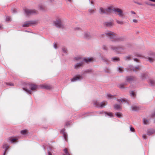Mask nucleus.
<instances>
[{"label":"nucleus","instance_id":"1","mask_svg":"<svg viewBox=\"0 0 155 155\" xmlns=\"http://www.w3.org/2000/svg\"><path fill=\"white\" fill-rule=\"evenodd\" d=\"M100 9L102 13H109L112 12L114 11L117 12L118 15L120 17H123L124 15L122 10L118 8L114 9L112 8V7H110L108 8L107 10H105L102 8H101Z\"/></svg>","mask_w":155,"mask_h":155},{"label":"nucleus","instance_id":"2","mask_svg":"<svg viewBox=\"0 0 155 155\" xmlns=\"http://www.w3.org/2000/svg\"><path fill=\"white\" fill-rule=\"evenodd\" d=\"M9 140L12 143H14L17 141L18 139L16 137H12L9 138Z\"/></svg>","mask_w":155,"mask_h":155},{"label":"nucleus","instance_id":"3","mask_svg":"<svg viewBox=\"0 0 155 155\" xmlns=\"http://www.w3.org/2000/svg\"><path fill=\"white\" fill-rule=\"evenodd\" d=\"M29 87L31 90L32 91L35 90L38 88L37 86L35 84H31L29 86Z\"/></svg>","mask_w":155,"mask_h":155},{"label":"nucleus","instance_id":"4","mask_svg":"<svg viewBox=\"0 0 155 155\" xmlns=\"http://www.w3.org/2000/svg\"><path fill=\"white\" fill-rule=\"evenodd\" d=\"M81 77L80 76L78 75L75 77H74L73 78L71 79V81H74L79 79H80Z\"/></svg>","mask_w":155,"mask_h":155},{"label":"nucleus","instance_id":"5","mask_svg":"<svg viewBox=\"0 0 155 155\" xmlns=\"http://www.w3.org/2000/svg\"><path fill=\"white\" fill-rule=\"evenodd\" d=\"M84 60L86 62H88L93 61V59L92 58H88L87 59H85Z\"/></svg>","mask_w":155,"mask_h":155},{"label":"nucleus","instance_id":"6","mask_svg":"<svg viewBox=\"0 0 155 155\" xmlns=\"http://www.w3.org/2000/svg\"><path fill=\"white\" fill-rule=\"evenodd\" d=\"M106 105L105 102H103L101 104L97 105V107H103Z\"/></svg>","mask_w":155,"mask_h":155},{"label":"nucleus","instance_id":"7","mask_svg":"<svg viewBox=\"0 0 155 155\" xmlns=\"http://www.w3.org/2000/svg\"><path fill=\"white\" fill-rule=\"evenodd\" d=\"M35 11H31V10H26L25 11V12L26 13V14L28 15H29L30 13H34V12Z\"/></svg>","mask_w":155,"mask_h":155},{"label":"nucleus","instance_id":"8","mask_svg":"<svg viewBox=\"0 0 155 155\" xmlns=\"http://www.w3.org/2000/svg\"><path fill=\"white\" fill-rule=\"evenodd\" d=\"M42 87L47 89H49L51 88L50 86L46 85H43L42 86Z\"/></svg>","mask_w":155,"mask_h":155},{"label":"nucleus","instance_id":"9","mask_svg":"<svg viewBox=\"0 0 155 155\" xmlns=\"http://www.w3.org/2000/svg\"><path fill=\"white\" fill-rule=\"evenodd\" d=\"M55 24L57 27H60L61 26V22L60 21L58 22H55Z\"/></svg>","mask_w":155,"mask_h":155},{"label":"nucleus","instance_id":"10","mask_svg":"<svg viewBox=\"0 0 155 155\" xmlns=\"http://www.w3.org/2000/svg\"><path fill=\"white\" fill-rule=\"evenodd\" d=\"M28 133L27 130H24L21 131V133L23 134H27Z\"/></svg>","mask_w":155,"mask_h":155},{"label":"nucleus","instance_id":"11","mask_svg":"<svg viewBox=\"0 0 155 155\" xmlns=\"http://www.w3.org/2000/svg\"><path fill=\"white\" fill-rule=\"evenodd\" d=\"M3 147L5 149V151L8 148V147L7 144H5L3 145Z\"/></svg>","mask_w":155,"mask_h":155},{"label":"nucleus","instance_id":"12","mask_svg":"<svg viewBox=\"0 0 155 155\" xmlns=\"http://www.w3.org/2000/svg\"><path fill=\"white\" fill-rule=\"evenodd\" d=\"M64 154L69 152L68 149L67 148H65L64 150Z\"/></svg>","mask_w":155,"mask_h":155},{"label":"nucleus","instance_id":"13","mask_svg":"<svg viewBox=\"0 0 155 155\" xmlns=\"http://www.w3.org/2000/svg\"><path fill=\"white\" fill-rule=\"evenodd\" d=\"M64 138L65 141H67L68 140H67V135H66V134H64Z\"/></svg>","mask_w":155,"mask_h":155},{"label":"nucleus","instance_id":"14","mask_svg":"<svg viewBox=\"0 0 155 155\" xmlns=\"http://www.w3.org/2000/svg\"><path fill=\"white\" fill-rule=\"evenodd\" d=\"M115 108L116 109H119L120 108V107L119 105H115Z\"/></svg>","mask_w":155,"mask_h":155},{"label":"nucleus","instance_id":"15","mask_svg":"<svg viewBox=\"0 0 155 155\" xmlns=\"http://www.w3.org/2000/svg\"><path fill=\"white\" fill-rule=\"evenodd\" d=\"M138 108L137 107H132V109L133 110H138Z\"/></svg>","mask_w":155,"mask_h":155},{"label":"nucleus","instance_id":"16","mask_svg":"<svg viewBox=\"0 0 155 155\" xmlns=\"http://www.w3.org/2000/svg\"><path fill=\"white\" fill-rule=\"evenodd\" d=\"M82 64H77V65H76L75 66V67L76 68H78V67L81 66V65H82Z\"/></svg>","mask_w":155,"mask_h":155},{"label":"nucleus","instance_id":"17","mask_svg":"<svg viewBox=\"0 0 155 155\" xmlns=\"http://www.w3.org/2000/svg\"><path fill=\"white\" fill-rule=\"evenodd\" d=\"M143 121L144 124H147L148 123V121L145 119H144Z\"/></svg>","mask_w":155,"mask_h":155},{"label":"nucleus","instance_id":"18","mask_svg":"<svg viewBox=\"0 0 155 155\" xmlns=\"http://www.w3.org/2000/svg\"><path fill=\"white\" fill-rule=\"evenodd\" d=\"M116 115L119 117H120L121 116V114L120 113H117L116 114Z\"/></svg>","mask_w":155,"mask_h":155},{"label":"nucleus","instance_id":"19","mask_svg":"<svg viewBox=\"0 0 155 155\" xmlns=\"http://www.w3.org/2000/svg\"><path fill=\"white\" fill-rule=\"evenodd\" d=\"M113 33H112V32H110V33H108L107 34V35H109V36H110L111 35H113Z\"/></svg>","mask_w":155,"mask_h":155},{"label":"nucleus","instance_id":"20","mask_svg":"<svg viewBox=\"0 0 155 155\" xmlns=\"http://www.w3.org/2000/svg\"><path fill=\"white\" fill-rule=\"evenodd\" d=\"M130 130L132 132H134V128H133L132 127H131L130 128Z\"/></svg>","mask_w":155,"mask_h":155},{"label":"nucleus","instance_id":"21","mask_svg":"<svg viewBox=\"0 0 155 155\" xmlns=\"http://www.w3.org/2000/svg\"><path fill=\"white\" fill-rule=\"evenodd\" d=\"M131 94L132 96H134L135 95V93L133 92H132Z\"/></svg>","mask_w":155,"mask_h":155},{"label":"nucleus","instance_id":"22","mask_svg":"<svg viewBox=\"0 0 155 155\" xmlns=\"http://www.w3.org/2000/svg\"><path fill=\"white\" fill-rule=\"evenodd\" d=\"M149 61H150V62L153 61V59H152V58H149Z\"/></svg>","mask_w":155,"mask_h":155},{"label":"nucleus","instance_id":"23","mask_svg":"<svg viewBox=\"0 0 155 155\" xmlns=\"http://www.w3.org/2000/svg\"><path fill=\"white\" fill-rule=\"evenodd\" d=\"M107 114L110 116H112L113 115L111 113H109Z\"/></svg>","mask_w":155,"mask_h":155},{"label":"nucleus","instance_id":"24","mask_svg":"<svg viewBox=\"0 0 155 155\" xmlns=\"http://www.w3.org/2000/svg\"><path fill=\"white\" fill-rule=\"evenodd\" d=\"M119 70L120 72H121L123 71L122 69L121 68H119Z\"/></svg>","mask_w":155,"mask_h":155},{"label":"nucleus","instance_id":"25","mask_svg":"<svg viewBox=\"0 0 155 155\" xmlns=\"http://www.w3.org/2000/svg\"><path fill=\"white\" fill-rule=\"evenodd\" d=\"M119 60V58H114V60Z\"/></svg>","mask_w":155,"mask_h":155},{"label":"nucleus","instance_id":"26","mask_svg":"<svg viewBox=\"0 0 155 155\" xmlns=\"http://www.w3.org/2000/svg\"><path fill=\"white\" fill-rule=\"evenodd\" d=\"M64 155H71L69 152L64 154Z\"/></svg>","mask_w":155,"mask_h":155},{"label":"nucleus","instance_id":"27","mask_svg":"<svg viewBox=\"0 0 155 155\" xmlns=\"http://www.w3.org/2000/svg\"><path fill=\"white\" fill-rule=\"evenodd\" d=\"M64 155H71L69 152L64 154Z\"/></svg>","mask_w":155,"mask_h":155},{"label":"nucleus","instance_id":"28","mask_svg":"<svg viewBox=\"0 0 155 155\" xmlns=\"http://www.w3.org/2000/svg\"><path fill=\"white\" fill-rule=\"evenodd\" d=\"M117 23H118L120 24H122L123 23V22L122 21H117Z\"/></svg>","mask_w":155,"mask_h":155},{"label":"nucleus","instance_id":"29","mask_svg":"<svg viewBox=\"0 0 155 155\" xmlns=\"http://www.w3.org/2000/svg\"><path fill=\"white\" fill-rule=\"evenodd\" d=\"M133 21L135 22H137V21L136 20H134Z\"/></svg>","mask_w":155,"mask_h":155},{"label":"nucleus","instance_id":"30","mask_svg":"<svg viewBox=\"0 0 155 155\" xmlns=\"http://www.w3.org/2000/svg\"><path fill=\"white\" fill-rule=\"evenodd\" d=\"M10 20V18H7V21H9Z\"/></svg>","mask_w":155,"mask_h":155},{"label":"nucleus","instance_id":"31","mask_svg":"<svg viewBox=\"0 0 155 155\" xmlns=\"http://www.w3.org/2000/svg\"><path fill=\"white\" fill-rule=\"evenodd\" d=\"M48 155H52V154L51 153V152H48Z\"/></svg>","mask_w":155,"mask_h":155},{"label":"nucleus","instance_id":"32","mask_svg":"<svg viewBox=\"0 0 155 155\" xmlns=\"http://www.w3.org/2000/svg\"><path fill=\"white\" fill-rule=\"evenodd\" d=\"M134 61H138V60H137V59H134Z\"/></svg>","mask_w":155,"mask_h":155},{"label":"nucleus","instance_id":"33","mask_svg":"<svg viewBox=\"0 0 155 155\" xmlns=\"http://www.w3.org/2000/svg\"><path fill=\"white\" fill-rule=\"evenodd\" d=\"M112 25V23H109L108 25Z\"/></svg>","mask_w":155,"mask_h":155},{"label":"nucleus","instance_id":"34","mask_svg":"<svg viewBox=\"0 0 155 155\" xmlns=\"http://www.w3.org/2000/svg\"><path fill=\"white\" fill-rule=\"evenodd\" d=\"M143 138H146L145 136L144 135V136H143Z\"/></svg>","mask_w":155,"mask_h":155},{"label":"nucleus","instance_id":"35","mask_svg":"<svg viewBox=\"0 0 155 155\" xmlns=\"http://www.w3.org/2000/svg\"><path fill=\"white\" fill-rule=\"evenodd\" d=\"M54 47H55V48H56V47H57V46H56V45H54Z\"/></svg>","mask_w":155,"mask_h":155},{"label":"nucleus","instance_id":"36","mask_svg":"<svg viewBox=\"0 0 155 155\" xmlns=\"http://www.w3.org/2000/svg\"><path fill=\"white\" fill-rule=\"evenodd\" d=\"M125 101V100H124V99H123V100H122V101H124H124Z\"/></svg>","mask_w":155,"mask_h":155},{"label":"nucleus","instance_id":"37","mask_svg":"<svg viewBox=\"0 0 155 155\" xmlns=\"http://www.w3.org/2000/svg\"><path fill=\"white\" fill-rule=\"evenodd\" d=\"M11 85H13V84H12Z\"/></svg>","mask_w":155,"mask_h":155},{"label":"nucleus","instance_id":"38","mask_svg":"<svg viewBox=\"0 0 155 155\" xmlns=\"http://www.w3.org/2000/svg\"><path fill=\"white\" fill-rule=\"evenodd\" d=\"M132 12V13H134V12Z\"/></svg>","mask_w":155,"mask_h":155}]
</instances>
